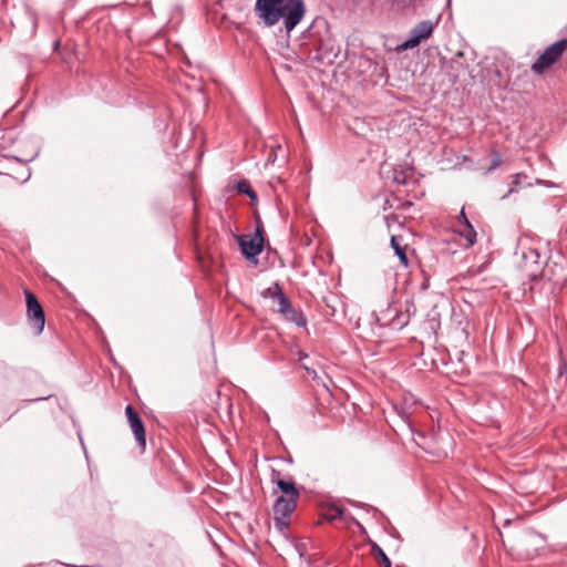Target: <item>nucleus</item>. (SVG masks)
<instances>
[{"mask_svg":"<svg viewBox=\"0 0 567 567\" xmlns=\"http://www.w3.org/2000/svg\"><path fill=\"white\" fill-rule=\"evenodd\" d=\"M238 244L243 255L249 260H256V257L264 249L262 225L258 224L251 235L238 236Z\"/></svg>","mask_w":567,"mask_h":567,"instance_id":"nucleus-4","label":"nucleus"},{"mask_svg":"<svg viewBox=\"0 0 567 567\" xmlns=\"http://www.w3.org/2000/svg\"><path fill=\"white\" fill-rule=\"evenodd\" d=\"M406 323H408V319H405V320H400L398 324L400 326V328H402V327H404Z\"/></svg>","mask_w":567,"mask_h":567,"instance_id":"nucleus-23","label":"nucleus"},{"mask_svg":"<svg viewBox=\"0 0 567 567\" xmlns=\"http://www.w3.org/2000/svg\"><path fill=\"white\" fill-rule=\"evenodd\" d=\"M274 289V297L278 299L279 303V312H281L282 315L291 313V319H293L298 326H305L306 320L302 318V316H298V313L292 309L289 299L284 295L279 284L275 282Z\"/></svg>","mask_w":567,"mask_h":567,"instance_id":"nucleus-9","label":"nucleus"},{"mask_svg":"<svg viewBox=\"0 0 567 567\" xmlns=\"http://www.w3.org/2000/svg\"><path fill=\"white\" fill-rule=\"evenodd\" d=\"M566 49L567 40L565 39L550 44L534 62L532 70L537 74H542L561 56Z\"/></svg>","mask_w":567,"mask_h":567,"instance_id":"nucleus-3","label":"nucleus"},{"mask_svg":"<svg viewBox=\"0 0 567 567\" xmlns=\"http://www.w3.org/2000/svg\"><path fill=\"white\" fill-rule=\"evenodd\" d=\"M271 481L280 489L281 496L293 497V498L300 497V492L297 488L296 484L291 480H282L279 477L276 478L275 474H274Z\"/></svg>","mask_w":567,"mask_h":567,"instance_id":"nucleus-10","label":"nucleus"},{"mask_svg":"<svg viewBox=\"0 0 567 567\" xmlns=\"http://www.w3.org/2000/svg\"><path fill=\"white\" fill-rule=\"evenodd\" d=\"M125 413L127 416V421L130 423V426L132 429V432L134 433L135 440L138 444V446L144 450L146 446V436H145V429L144 424L137 414V412L133 409L132 405H127L125 408Z\"/></svg>","mask_w":567,"mask_h":567,"instance_id":"nucleus-8","label":"nucleus"},{"mask_svg":"<svg viewBox=\"0 0 567 567\" xmlns=\"http://www.w3.org/2000/svg\"><path fill=\"white\" fill-rule=\"evenodd\" d=\"M237 190L241 194L249 196L252 200L257 199L256 193L251 189L247 181H241L237 184Z\"/></svg>","mask_w":567,"mask_h":567,"instance_id":"nucleus-15","label":"nucleus"},{"mask_svg":"<svg viewBox=\"0 0 567 567\" xmlns=\"http://www.w3.org/2000/svg\"><path fill=\"white\" fill-rule=\"evenodd\" d=\"M298 355H299V361H302V360H305V359L308 357V355H307L305 352H302V351H300V352L298 353Z\"/></svg>","mask_w":567,"mask_h":567,"instance_id":"nucleus-22","label":"nucleus"},{"mask_svg":"<svg viewBox=\"0 0 567 567\" xmlns=\"http://www.w3.org/2000/svg\"><path fill=\"white\" fill-rule=\"evenodd\" d=\"M434 24L430 20L417 23L411 31L408 39L399 45L400 51L417 47L422 41L427 40L433 33Z\"/></svg>","mask_w":567,"mask_h":567,"instance_id":"nucleus-6","label":"nucleus"},{"mask_svg":"<svg viewBox=\"0 0 567 567\" xmlns=\"http://www.w3.org/2000/svg\"><path fill=\"white\" fill-rule=\"evenodd\" d=\"M372 553L380 559V563L383 565V567H391V561L389 557L385 555V553L382 550L380 546L373 544Z\"/></svg>","mask_w":567,"mask_h":567,"instance_id":"nucleus-14","label":"nucleus"},{"mask_svg":"<svg viewBox=\"0 0 567 567\" xmlns=\"http://www.w3.org/2000/svg\"><path fill=\"white\" fill-rule=\"evenodd\" d=\"M408 175H411L410 169H408V171H403V169H401V171H396V169H394V173H393V181H394L396 184L404 185V184H406Z\"/></svg>","mask_w":567,"mask_h":567,"instance_id":"nucleus-16","label":"nucleus"},{"mask_svg":"<svg viewBox=\"0 0 567 567\" xmlns=\"http://www.w3.org/2000/svg\"><path fill=\"white\" fill-rule=\"evenodd\" d=\"M460 235L467 241V246H472L476 241V231L473 226H465L461 229Z\"/></svg>","mask_w":567,"mask_h":567,"instance_id":"nucleus-13","label":"nucleus"},{"mask_svg":"<svg viewBox=\"0 0 567 567\" xmlns=\"http://www.w3.org/2000/svg\"><path fill=\"white\" fill-rule=\"evenodd\" d=\"M523 177V174L522 173H517L513 176V184H514V187H517L520 185V178Z\"/></svg>","mask_w":567,"mask_h":567,"instance_id":"nucleus-19","label":"nucleus"},{"mask_svg":"<svg viewBox=\"0 0 567 567\" xmlns=\"http://www.w3.org/2000/svg\"><path fill=\"white\" fill-rule=\"evenodd\" d=\"M302 368L307 371V373L309 375H312L313 378H316L317 373H316V371L313 369H311V368H309V367H307L305 364L302 365Z\"/></svg>","mask_w":567,"mask_h":567,"instance_id":"nucleus-21","label":"nucleus"},{"mask_svg":"<svg viewBox=\"0 0 567 567\" xmlns=\"http://www.w3.org/2000/svg\"><path fill=\"white\" fill-rule=\"evenodd\" d=\"M501 163H502L501 154L497 153V152H494L493 153V161H492V165H491L489 169L496 168L497 166H499Z\"/></svg>","mask_w":567,"mask_h":567,"instance_id":"nucleus-18","label":"nucleus"},{"mask_svg":"<svg viewBox=\"0 0 567 567\" xmlns=\"http://www.w3.org/2000/svg\"><path fill=\"white\" fill-rule=\"evenodd\" d=\"M299 498L279 496L274 504V519L276 526L282 530L288 527L291 514L296 509Z\"/></svg>","mask_w":567,"mask_h":567,"instance_id":"nucleus-5","label":"nucleus"},{"mask_svg":"<svg viewBox=\"0 0 567 567\" xmlns=\"http://www.w3.org/2000/svg\"><path fill=\"white\" fill-rule=\"evenodd\" d=\"M274 292H275V289H274V285L268 287L264 292H262V296L264 297H270V298H275L274 297Z\"/></svg>","mask_w":567,"mask_h":567,"instance_id":"nucleus-20","label":"nucleus"},{"mask_svg":"<svg viewBox=\"0 0 567 567\" xmlns=\"http://www.w3.org/2000/svg\"><path fill=\"white\" fill-rule=\"evenodd\" d=\"M511 523V519H506L505 520V526L508 525Z\"/></svg>","mask_w":567,"mask_h":567,"instance_id":"nucleus-24","label":"nucleus"},{"mask_svg":"<svg viewBox=\"0 0 567 567\" xmlns=\"http://www.w3.org/2000/svg\"><path fill=\"white\" fill-rule=\"evenodd\" d=\"M327 518L329 520H336V519H342L344 522H352L355 523L358 526H361L359 522H357L346 509L333 506L329 509V513L327 514Z\"/></svg>","mask_w":567,"mask_h":567,"instance_id":"nucleus-11","label":"nucleus"},{"mask_svg":"<svg viewBox=\"0 0 567 567\" xmlns=\"http://www.w3.org/2000/svg\"><path fill=\"white\" fill-rule=\"evenodd\" d=\"M391 247L393 248L395 255L399 257L402 266H409V259L405 252V248L400 244V238L398 236L391 237Z\"/></svg>","mask_w":567,"mask_h":567,"instance_id":"nucleus-12","label":"nucleus"},{"mask_svg":"<svg viewBox=\"0 0 567 567\" xmlns=\"http://www.w3.org/2000/svg\"><path fill=\"white\" fill-rule=\"evenodd\" d=\"M255 11L265 25L272 27L282 20L284 28L290 33L305 18V0H257Z\"/></svg>","mask_w":567,"mask_h":567,"instance_id":"nucleus-1","label":"nucleus"},{"mask_svg":"<svg viewBox=\"0 0 567 567\" xmlns=\"http://www.w3.org/2000/svg\"><path fill=\"white\" fill-rule=\"evenodd\" d=\"M27 315L37 332H42L45 323V316L42 306L38 301L37 297L29 290L24 291Z\"/></svg>","mask_w":567,"mask_h":567,"instance_id":"nucleus-7","label":"nucleus"},{"mask_svg":"<svg viewBox=\"0 0 567 567\" xmlns=\"http://www.w3.org/2000/svg\"><path fill=\"white\" fill-rule=\"evenodd\" d=\"M457 219H458L460 224H461L463 227H465V226H468V227H470V226H472V224L470 223L468 218H467V217H466V215H465L464 208H462V209H461V212H460V215H458Z\"/></svg>","mask_w":567,"mask_h":567,"instance_id":"nucleus-17","label":"nucleus"},{"mask_svg":"<svg viewBox=\"0 0 567 567\" xmlns=\"http://www.w3.org/2000/svg\"><path fill=\"white\" fill-rule=\"evenodd\" d=\"M519 268L524 276L530 281L536 280L539 277H544V266L540 260V255L536 249L527 248L522 252V261Z\"/></svg>","mask_w":567,"mask_h":567,"instance_id":"nucleus-2","label":"nucleus"}]
</instances>
